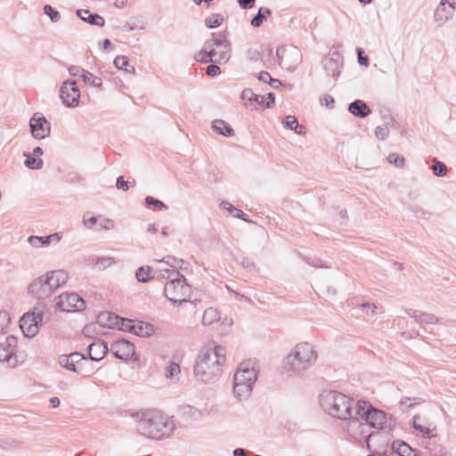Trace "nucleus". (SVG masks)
<instances>
[{
    "label": "nucleus",
    "instance_id": "f257e3e1",
    "mask_svg": "<svg viewBox=\"0 0 456 456\" xmlns=\"http://www.w3.org/2000/svg\"><path fill=\"white\" fill-rule=\"evenodd\" d=\"M137 433L148 439L169 438L176 428L173 417L156 409H144L131 414Z\"/></svg>",
    "mask_w": 456,
    "mask_h": 456
},
{
    "label": "nucleus",
    "instance_id": "f03ea898",
    "mask_svg": "<svg viewBox=\"0 0 456 456\" xmlns=\"http://www.w3.org/2000/svg\"><path fill=\"white\" fill-rule=\"evenodd\" d=\"M225 362V349L221 346L208 347L198 354L193 373L198 381L210 383L216 380Z\"/></svg>",
    "mask_w": 456,
    "mask_h": 456
},
{
    "label": "nucleus",
    "instance_id": "7ed1b4c3",
    "mask_svg": "<svg viewBox=\"0 0 456 456\" xmlns=\"http://www.w3.org/2000/svg\"><path fill=\"white\" fill-rule=\"evenodd\" d=\"M315 347L308 343L297 344L285 359L286 368L296 374H300L311 368L317 361Z\"/></svg>",
    "mask_w": 456,
    "mask_h": 456
},
{
    "label": "nucleus",
    "instance_id": "20e7f679",
    "mask_svg": "<svg viewBox=\"0 0 456 456\" xmlns=\"http://www.w3.org/2000/svg\"><path fill=\"white\" fill-rule=\"evenodd\" d=\"M354 401L346 395L330 390L324 391L320 395V404L329 415L346 420L353 413Z\"/></svg>",
    "mask_w": 456,
    "mask_h": 456
},
{
    "label": "nucleus",
    "instance_id": "39448f33",
    "mask_svg": "<svg viewBox=\"0 0 456 456\" xmlns=\"http://www.w3.org/2000/svg\"><path fill=\"white\" fill-rule=\"evenodd\" d=\"M231 44L225 38H212L205 41L196 60L202 63H226L231 58Z\"/></svg>",
    "mask_w": 456,
    "mask_h": 456
},
{
    "label": "nucleus",
    "instance_id": "423d86ee",
    "mask_svg": "<svg viewBox=\"0 0 456 456\" xmlns=\"http://www.w3.org/2000/svg\"><path fill=\"white\" fill-rule=\"evenodd\" d=\"M255 362L248 360L239 365L238 370L233 378V393L240 400L247 399L253 388L257 378Z\"/></svg>",
    "mask_w": 456,
    "mask_h": 456
},
{
    "label": "nucleus",
    "instance_id": "0eeeda50",
    "mask_svg": "<svg viewBox=\"0 0 456 456\" xmlns=\"http://www.w3.org/2000/svg\"><path fill=\"white\" fill-rule=\"evenodd\" d=\"M167 280L164 293L169 301L178 305L190 301L191 288L183 274L178 271H171L167 276Z\"/></svg>",
    "mask_w": 456,
    "mask_h": 456
},
{
    "label": "nucleus",
    "instance_id": "6e6552de",
    "mask_svg": "<svg viewBox=\"0 0 456 456\" xmlns=\"http://www.w3.org/2000/svg\"><path fill=\"white\" fill-rule=\"evenodd\" d=\"M356 415L366 424L368 428L383 429L387 424V414L380 410L375 409L365 401H358L356 403Z\"/></svg>",
    "mask_w": 456,
    "mask_h": 456
},
{
    "label": "nucleus",
    "instance_id": "1a4fd4ad",
    "mask_svg": "<svg viewBox=\"0 0 456 456\" xmlns=\"http://www.w3.org/2000/svg\"><path fill=\"white\" fill-rule=\"evenodd\" d=\"M45 305L37 304L31 312L25 314L20 320V327L25 337L34 338L38 333L39 324H42Z\"/></svg>",
    "mask_w": 456,
    "mask_h": 456
},
{
    "label": "nucleus",
    "instance_id": "9d476101",
    "mask_svg": "<svg viewBox=\"0 0 456 456\" xmlns=\"http://www.w3.org/2000/svg\"><path fill=\"white\" fill-rule=\"evenodd\" d=\"M17 338L8 336L4 343L0 344V362L5 363L8 367L14 368L24 362L23 358L17 355Z\"/></svg>",
    "mask_w": 456,
    "mask_h": 456
},
{
    "label": "nucleus",
    "instance_id": "9b49d317",
    "mask_svg": "<svg viewBox=\"0 0 456 456\" xmlns=\"http://www.w3.org/2000/svg\"><path fill=\"white\" fill-rule=\"evenodd\" d=\"M276 55L279 64L289 71L294 70L302 59L299 49L294 46H281L277 48Z\"/></svg>",
    "mask_w": 456,
    "mask_h": 456
},
{
    "label": "nucleus",
    "instance_id": "f8f14e48",
    "mask_svg": "<svg viewBox=\"0 0 456 456\" xmlns=\"http://www.w3.org/2000/svg\"><path fill=\"white\" fill-rule=\"evenodd\" d=\"M82 223L89 230L97 232L111 231L116 229L114 220L102 215H94L92 212L83 214Z\"/></svg>",
    "mask_w": 456,
    "mask_h": 456
},
{
    "label": "nucleus",
    "instance_id": "ddd939ff",
    "mask_svg": "<svg viewBox=\"0 0 456 456\" xmlns=\"http://www.w3.org/2000/svg\"><path fill=\"white\" fill-rule=\"evenodd\" d=\"M56 305L63 312H77L86 307V302L79 295L66 292L56 298Z\"/></svg>",
    "mask_w": 456,
    "mask_h": 456
},
{
    "label": "nucleus",
    "instance_id": "4468645a",
    "mask_svg": "<svg viewBox=\"0 0 456 456\" xmlns=\"http://www.w3.org/2000/svg\"><path fill=\"white\" fill-rule=\"evenodd\" d=\"M31 135L37 140H43L50 135L51 125L45 117L36 112L29 119Z\"/></svg>",
    "mask_w": 456,
    "mask_h": 456
},
{
    "label": "nucleus",
    "instance_id": "2eb2a0df",
    "mask_svg": "<svg viewBox=\"0 0 456 456\" xmlns=\"http://www.w3.org/2000/svg\"><path fill=\"white\" fill-rule=\"evenodd\" d=\"M60 97L63 104L67 107L73 108L78 105L80 98V91L74 80H67L62 83L60 88Z\"/></svg>",
    "mask_w": 456,
    "mask_h": 456
},
{
    "label": "nucleus",
    "instance_id": "dca6fc26",
    "mask_svg": "<svg viewBox=\"0 0 456 456\" xmlns=\"http://www.w3.org/2000/svg\"><path fill=\"white\" fill-rule=\"evenodd\" d=\"M28 291L38 299L47 298L54 292L44 275L33 280L28 287Z\"/></svg>",
    "mask_w": 456,
    "mask_h": 456
},
{
    "label": "nucleus",
    "instance_id": "f3484780",
    "mask_svg": "<svg viewBox=\"0 0 456 456\" xmlns=\"http://www.w3.org/2000/svg\"><path fill=\"white\" fill-rule=\"evenodd\" d=\"M456 0H441L435 12V20L444 23L452 17L455 11Z\"/></svg>",
    "mask_w": 456,
    "mask_h": 456
},
{
    "label": "nucleus",
    "instance_id": "a211bd4d",
    "mask_svg": "<svg viewBox=\"0 0 456 456\" xmlns=\"http://www.w3.org/2000/svg\"><path fill=\"white\" fill-rule=\"evenodd\" d=\"M346 420H348L346 429L350 436L355 439H358V435L363 436L366 440L370 437V434H366V424H364V421L362 420L359 416L356 414L355 416H353V413H351V417Z\"/></svg>",
    "mask_w": 456,
    "mask_h": 456
},
{
    "label": "nucleus",
    "instance_id": "6ab92c4d",
    "mask_svg": "<svg viewBox=\"0 0 456 456\" xmlns=\"http://www.w3.org/2000/svg\"><path fill=\"white\" fill-rule=\"evenodd\" d=\"M111 351L117 358L127 360L134 354L135 348L129 341L121 339L111 345Z\"/></svg>",
    "mask_w": 456,
    "mask_h": 456
},
{
    "label": "nucleus",
    "instance_id": "aec40b11",
    "mask_svg": "<svg viewBox=\"0 0 456 456\" xmlns=\"http://www.w3.org/2000/svg\"><path fill=\"white\" fill-rule=\"evenodd\" d=\"M45 279L48 281V285L55 291L61 285H64L68 279L69 274L64 270H54L47 272L45 275Z\"/></svg>",
    "mask_w": 456,
    "mask_h": 456
},
{
    "label": "nucleus",
    "instance_id": "412c9836",
    "mask_svg": "<svg viewBox=\"0 0 456 456\" xmlns=\"http://www.w3.org/2000/svg\"><path fill=\"white\" fill-rule=\"evenodd\" d=\"M240 98L246 107L252 106L255 103V106L258 105L265 108V96L256 94L249 88L242 91Z\"/></svg>",
    "mask_w": 456,
    "mask_h": 456
},
{
    "label": "nucleus",
    "instance_id": "4be33fe9",
    "mask_svg": "<svg viewBox=\"0 0 456 456\" xmlns=\"http://www.w3.org/2000/svg\"><path fill=\"white\" fill-rule=\"evenodd\" d=\"M87 351L91 360L101 361L108 353V347L104 342L97 341L90 344Z\"/></svg>",
    "mask_w": 456,
    "mask_h": 456
},
{
    "label": "nucleus",
    "instance_id": "5701e85b",
    "mask_svg": "<svg viewBox=\"0 0 456 456\" xmlns=\"http://www.w3.org/2000/svg\"><path fill=\"white\" fill-rule=\"evenodd\" d=\"M323 67L327 74L336 77L340 74L341 63L338 55L326 57L323 60Z\"/></svg>",
    "mask_w": 456,
    "mask_h": 456
},
{
    "label": "nucleus",
    "instance_id": "b1692460",
    "mask_svg": "<svg viewBox=\"0 0 456 456\" xmlns=\"http://www.w3.org/2000/svg\"><path fill=\"white\" fill-rule=\"evenodd\" d=\"M60 239L61 237L58 233H53L46 237L30 236L28 241L33 248H39L49 246L53 240L58 242Z\"/></svg>",
    "mask_w": 456,
    "mask_h": 456
},
{
    "label": "nucleus",
    "instance_id": "393cba45",
    "mask_svg": "<svg viewBox=\"0 0 456 456\" xmlns=\"http://www.w3.org/2000/svg\"><path fill=\"white\" fill-rule=\"evenodd\" d=\"M405 313L419 323L435 324L438 322V319L434 314L421 311L410 309L406 310Z\"/></svg>",
    "mask_w": 456,
    "mask_h": 456
},
{
    "label": "nucleus",
    "instance_id": "a878e982",
    "mask_svg": "<svg viewBox=\"0 0 456 456\" xmlns=\"http://www.w3.org/2000/svg\"><path fill=\"white\" fill-rule=\"evenodd\" d=\"M77 14L82 20H84L91 25L103 27L105 24L104 19L102 16H100L98 14H93L89 12V10H86V9L77 10Z\"/></svg>",
    "mask_w": 456,
    "mask_h": 456
},
{
    "label": "nucleus",
    "instance_id": "bb28decb",
    "mask_svg": "<svg viewBox=\"0 0 456 456\" xmlns=\"http://www.w3.org/2000/svg\"><path fill=\"white\" fill-rule=\"evenodd\" d=\"M348 110L354 116L359 118H365L370 113V109L362 100H355L351 102Z\"/></svg>",
    "mask_w": 456,
    "mask_h": 456
},
{
    "label": "nucleus",
    "instance_id": "cd10ccee",
    "mask_svg": "<svg viewBox=\"0 0 456 456\" xmlns=\"http://www.w3.org/2000/svg\"><path fill=\"white\" fill-rule=\"evenodd\" d=\"M392 450L397 453L398 456H417L416 452L409 444L401 440L393 442Z\"/></svg>",
    "mask_w": 456,
    "mask_h": 456
},
{
    "label": "nucleus",
    "instance_id": "c85d7f7f",
    "mask_svg": "<svg viewBox=\"0 0 456 456\" xmlns=\"http://www.w3.org/2000/svg\"><path fill=\"white\" fill-rule=\"evenodd\" d=\"M97 322L103 327L113 329L118 324V316L110 312H103L98 315Z\"/></svg>",
    "mask_w": 456,
    "mask_h": 456
},
{
    "label": "nucleus",
    "instance_id": "c756f323",
    "mask_svg": "<svg viewBox=\"0 0 456 456\" xmlns=\"http://www.w3.org/2000/svg\"><path fill=\"white\" fill-rule=\"evenodd\" d=\"M212 128L219 134L225 137H231L234 135L233 129L224 120L216 119L212 122Z\"/></svg>",
    "mask_w": 456,
    "mask_h": 456
},
{
    "label": "nucleus",
    "instance_id": "7c9ffc66",
    "mask_svg": "<svg viewBox=\"0 0 456 456\" xmlns=\"http://www.w3.org/2000/svg\"><path fill=\"white\" fill-rule=\"evenodd\" d=\"M117 263H118V260L115 257L106 256H98L94 262V268L98 271H103Z\"/></svg>",
    "mask_w": 456,
    "mask_h": 456
},
{
    "label": "nucleus",
    "instance_id": "2f4dec72",
    "mask_svg": "<svg viewBox=\"0 0 456 456\" xmlns=\"http://www.w3.org/2000/svg\"><path fill=\"white\" fill-rule=\"evenodd\" d=\"M22 444V441L14 437L8 436L0 438V449L4 451L15 450L20 448Z\"/></svg>",
    "mask_w": 456,
    "mask_h": 456
},
{
    "label": "nucleus",
    "instance_id": "473e14b6",
    "mask_svg": "<svg viewBox=\"0 0 456 456\" xmlns=\"http://www.w3.org/2000/svg\"><path fill=\"white\" fill-rule=\"evenodd\" d=\"M220 320V314L216 308L209 307L205 310L202 316V322L204 325H211Z\"/></svg>",
    "mask_w": 456,
    "mask_h": 456
},
{
    "label": "nucleus",
    "instance_id": "72a5a7b5",
    "mask_svg": "<svg viewBox=\"0 0 456 456\" xmlns=\"http://www.w3.org/2000/svg\"><path fill=\"white\" fill-rule=\"evenodd\" d=\"M134 329L132 333L139 337L150 336L153 330L152 326L143 323L142 322H134Z\"/></svg>",
    "mask_w": 456,
    "mask_h": 456
},
{
    "label": "nucleus",
    "instance_id": "f704fd0d",
    "mask_svg": "<svg viewBox=\"0 0 456 456\" xmlns=\"http://www.w3.org/2000/svg\"><path fill=\"white\" fill-rule=\"evenodd\" d=\"M271 15H272V12L270 9L265 8V7H261L258 10L257 14L251 20L250 24L254 28H259L262 25L263 21L267 17H270Z\"/></svg>",
    "mask_w": 456,
    "mask_h": 456
},
{
    "label": "nucleus",
    "instance_id": "c9c22d12",
    "mask_svg": "<svg viewBox=\"0 0 456 456\" xmlns=\"http://www.w3.org/2000/svg\"><path fill=\"white\" fill-rule=\"evenodd\" d=\"M24 157H26V160L24 162L25 166L33 170H38L43 167V159L40 158H37L33 156L31 153L25 152Z\"/></svg>",
    "mask_w": 456,
    "mask_h": 456
},
{
    "label": "nucleus",
    "instance_id": "e433bc0d",
    "mask_svg": "<svg viewBox=\"0 0 456 456\" xmlns=\"http://www.w3.org/2000/svg\"><path fill=\"white\" fill-rule=\"evenodd\" d=\"M82 80L86 85L91 86L93 87L100 88L102 86V79L87 70L83 73Z\"/></svg>",
    "mask_w": 456,
    "mask_h": 456
},
{
    "label": "nucleus",
    "instance_id": "4c0bfd02",
    "mask_svg": "<svg viewBox=\"0 0 456 456\" xmlns=\"http://www.w3.org/2000/svg\"><path fill=\"white\" fill-rule=\"evenodd\" d=\"M151 267L150 266H141L137 269L135 273L136 280L139 282H147L153 278V276L151 275Z\"/></svg>",
    "mask_w": 456,
    "mask_h": 456
},
{
    "label": "nucleus",
    "instance_id": "58836bf2",
    "mask_svg": "<svg viewBox=\"0 0 456 456\" xmlns=\"http://www.w3.org/2000/svg\"><path fill=\"white\" fill-rule=\"evenodd\" d=\"M181 373L180 365L177 362H170L169 365L165 369V376L167 379H179Z\"/></svg>",
    "mask_w": 456,
    "mask_h": 456
},
{
    "label": "nucleus",
    "instance_id": "ea45409f",
    "mask_svg": "<svg viewBox=\"0 0 456 456\" xmlns=\"http://www.w3.org/2000/svg\"><path fill=\"white\" fill-rule=\"evenodd\" d=\"M224 21V17L219 13H213L205 20V24L209 28L219 27Z\"/></svg>",
    "mask_w": 456,
    "mask_h": 456
},
{
    "label": "nucleus",
    "instance_id": "a19ab883",
    "mask_svg": "<svg viewBox=\"0 0 456 456\" xmlns=\"http://www.w3.org/2000/svg\"><path fill=\"white\" fill-rule=\"evenodd\" d=\"M420 403L421 400L419 398L404 397L401 399L400 406L403 411H408L414 405L419 404Z\"/></svg>",
    "mask_w": 456,
    "mask_h": 456
},
{
    "label": "nucleus",
    "instance_id": "79ce46f5",
    "mask_svg": "<svg viewBox=\"0 0 456 456\" xmlns=\"http://www.w3.org/2000/svg\"><path fill=\"white\" fill-rule=\"evenodd\" d=\"M134 321L121 318L118 316V322L116 328L120 330L132 332L133 329H134Z\"/></svg>",
    "mask_w": 456,
    "mask_h": 456
},
{
    "label": "nucleus",
    "instance_id": "37998d69",
    "mask_svg": "<svg viewBox=\"0 0 456 456\" xmlns=\"http://www.w3.org/2000/svg\"><path fill=\"white\" fill-rule=\"evenodd\" d=\"M387 160L391 165H394L396 167H403L405 164L403 156L397 153H390L387 157Z\"/></svg>",
    "mask_w": 456,
    "mask_h": 456
},
{
    "label": "nucleus",
    "instance_id": "c03bdc74",
    "mask_svg": "<svg viewBox=\"0 0 456 456\" xmlns=\"http://www.w3.org/2000/svg\"><path fill=\"white\" fill-rule=\"evenodd\" d=\"M59 363L61 366H62L69 370L76 371V365L74 364V362L72 361V357H70L69 354V355L63 354V355L60 356Z\"/></svg>",
    "mask_w": 456,
    "mask_h": 456
},
{
    "label": "nucleus",
    "instance_id": "a18cd8bd",
    "mask_svg": "<svg viewBox=\"0 0 456 456\" xmlns=\"http://www.w3.org/2000/svg\"><path fill=\"white\" fill-rule=\"evenodd\" d=\"M145 202H146L147 206H149V207L154 206V208L157 210H167V206L166 204H164L162 201H160L157 199H154L151 196H147L145 199Z\"/></svg>",
    "mask_w": 456,
    "mask_h": 456
},
{
    "label": "nucleus",
    "instance_id": "49530a36",
    "mask_svg": "<svg viewBox=\"0 0 456 456\" xmlns=\"http://www.w3.org/2000/svg\"><path fill=\"white\" fill-rule=\"evenodd\" d=\"M44 12L50 18L51 21L53 22H56L61 19L60 12L54 10L51 5H45Z\"/></svg>",
    "mask_w": 456,
    "mask_h": 456
},
{
    "label": "nucleus",
    "instance_id": "de8ad7c7",
    "mask_svg": "<svg viewBox=\"0 0 456 456\" xmlns=\"http://www.w3.org/2000/svg\"><path fill=\"white\" fill-rule=\"evenodd\" d=\"M11 322L10 314L6 311L0 312V330L3 333H5V330L7 329L9 323Z\"/></svg>",
    "mask_w": 456,
    "mask_h": 456
},
{
    "label": "nucleus",
    "instance_id": "09e8293b",
    "mask_svg": "<svg viewBox=\"0 0 456 456\" xmlns=\"http://www.w3.org/2000/svg\"><path fill=\"white\" fill-rule=\"evenodd\" d=\"M434 174L437 176H444L447 173V167L445 164L440 161H436L431 167Z\"/></svg>",
    "mask_w": 456,
    "mask_h": 456
},
{
    "label": "nucleus",
    "instance_id": "8fccbe9b",
    "mask_svg": "<svg viewBox=\"0 0 456 456\" xmlns=\"http://www.w3.org/2000/svg\"><path fill=\"white\" fill-rule=\"evenodd\" d=\"M418 418H419L418 416H415V417L413 418L412 427H413L416 430H418V431H419L420 433H422L424 436H427V437H430V436H432V435H431V430H430L428 428L424 427V426H422V425H420V424L417 423V419H418Z\"/></svg>",
    "mask_w": 456,
    "mask_h": 456
},
{
    "label": "nucleus",
    "instance_id": "3c124183",
    "mask_svg": "<svg viewBox=\"0 0 456 456\" xmlns=\"http://www.w3.org/2000/svg\"><path fill=\"white\" fill-rule=\"evenodd\" d=\"M114 65L118 69H124L129 64V59L125 55L117 56L114 59Z\"/></svg>",
    "mask_w": 456,
    "mask_h": 456
},
{
    "label": "nucleus",
    "instance_id": "603ef678",
    "mask_svg": "<svg viewBox=\"0 0 456 456\" xmlns=\"http://www.w3.org/2000/svg\"><path fill=\"white\" fill-rule=\"evenodd\" d=\"M389 134V128L387 125L376 127L375 135L378 139L385 140Z\"/></svg>",
    "mask_w": 456,
    "mask_h": 456
},
{
    "label": "nucleus",
    "instance_id": "864d4df0",
    "mask_svg": "<svg viewBox=\"0 0 456 456\" xmlns=\"http://www.w3.org/2000/svg\"><path fill=\"white\" fill-rule=\"evenodd\" d=\"M297 123V119L296 118L295 116L292 115H288L282 119L283 126L290 130H292Z\"/></svg>",
    "mask_w": 456,
    "mask_h": 456
},
{
    "label": "nucleus",
    "instance_id": "5fc2aeb1",
    "mask_svg": "<svg viewBox=\"0 0 456 456\" xmlns=\"http://www.w3.org/2000/svg\"><path fill=\"white\" fill-rule=\"evenodd\" d=\"M86 72V69H82L79 66H71L69 68V73L72 77H80L82 78L83 73Z\"/></svg>",
    "mask_w": 456,
    "mask_h": 456
},
{
    "label": "nucleus",
    "instance_id": "6e6d98bb",
    "mask_svg": "<svg viewBox=\"0 0 456 456\" xmlns=\"http://www.w3.org/2000/svg\"><path fill=\"white\" fill-rule=\"evenodd\" d=\"M206 73L208 76L214 77L221 73V69L217 65L210 64L207 67Z\"/></svg>",
    "mask_w": 456,
    "mask_h": 456
},
{
    "label": "nucleus",
    "instance_id": "4d7b16f0",
    "mask_svg": "<svg viewBox=\"0 0 456 456\" xmlns=\"http://www.w3.org/2000/svg\"><path fill=\"white\" fill-rule=\"evenodd\" d=\"M116 186L118 189L123 191H127L129 189L128 183L124 180L123 176L118 177Z\"/></svg>",
    "mask_w": 456,
    "mask_h": 456
},
{
    "label": "nucleus",
    "instance_id": "13d9d810",
    "mask_svg": "<svg viewBox=\"0 0 456 456\" xmlns=\"http://www.w3.org/2000/svg\"><path fill=\"white\" fill-rule=\"evenodd\" d=\"M358 53V61L361 65L368 66L369 64V58L368 56H363L362 53L363 51L361 48L357 49Z\"/></svg>",
    "mask_w": 456,
    "mask_h": 456
},
{
    "label": "nucleus",
    "instance_id": "bf43d9fd",
    "mask_svg": "<svg viewBox=\"0 0 456 456\" xmlns=\"http://www.w3.org/2000/svg\"><path fill=\"white\" fill-rule=\"evenodd\" d=\"M240 6L242 9L251 8L255 0H238Z\"/></svg>",
    "mask_w": 456,
    "mask_h": 456
},
{
    "label": "nucleus",
    "instance_id": "052dcab7",
    "mask_svg": "<svg viewBox=\"0 0 456 456\" xmlns=\"http://www.w3.org/2000/svg\"><path fill=\"white\" fill-rule=\"evenodd\" d=\"M274 102V94L269 93L265 96V108H269Z\"/></svg>",
    "mask_w": 456,
    "mask_h": 456
},
{
    "label": "nucleus",
    "instance_id": "680f3d73",
    "mask_svg": "<svg viewBox=\"0 0 456 456\" xmlns=\"http://www.w3.org/2000/svg\"><path fill=\"white\" fill-rule=\"evenodd\" d=\"M258 79L262 82L269 83V81L271 79V76L268 72L262 71L259 73Z\"/></svg>",
    "mask_w": 456,
    "mask_h": 456
},
{
    "label": "nucleus",
    "instance_id": "e2e57ef3",
    "mask_svg": "<svg viewBox=\"0 0 456 456\" xmlns=\"http://www.w3.org/2000/svg\"><path fill=\"white\" fill-rule=\"evenodd\" d=\"M177 263H178V261L176 259H171L170 257H167V260L163 259L159 262V264H161V265H170L171 267H174V268L176 267Z\"/></svg>",
    "mask_w": 456,
    "mask_h": 456
},
{
    "label": "nucleus",
    "instance_id": "0e129e2a",
    "mask_svg": "<svg viewBox=\"0 0 456 456\" xmlns=\"http://www.w3.org/2000/svg\"><path fill=\"white\" fill-rule=\"evenodd\" d=\"M307 263L314 267H326L324 265L322 264L321 260L317 258L308 259Z\"/></svg>",
    "mask_w": 456,
    "mask_h": 456
},
{
    "label": "nucleus",
    "instance_id": "69168bd1",
    "mask_svg": "<svg viewBox=\"0 0 456 456\" xmlns=\"http://www.w3.org/2000/svg\"><path fill=\"white\" fill-rule=\"evenodd\" d=\"M361 307L363 310L366 309L367 311H370L371 314H374L376 310V305L371 303H364L361 305Z\"/></svg>",
    "mask_w": 456,
    "mask_h": 456
},
{
    "label": "nucleus",
    "instance_id": "338daca9",
    "mask_svg": "<svg viewBox=\"0 0 456 456\" xmlns=\"http://www.w3.org/2000/svg\"><path fill=\"white\" fill-rule=\"evenodd\" d=\"M233 210H234V211H233V213H232V214H233V216H234L235 217L241 218V219H243L244 221L248 222V220L245 217V214L243 213V211H242V210L238 209V208H233Z\"/></svg>",
    "mask_w": 456,
    "mask_h": 456
},
{
    "label": "nucleus",
    "instance_id": "774afa93",
    "mask_svg": "<svg viewBox=\"0 0 456 456\" xmlns=\"http://www.w3.org/2000/svg\"><path fill=\"white\" fill-rule=\"evenodd\" d=\"M221 207L225 209V210H228L231 214L233 213V208H235L231 203L227 202V201H223L221 203Z\"/></svg>",
    "mask_w": 456,
    "mask_h": 456
}]
</instances>
